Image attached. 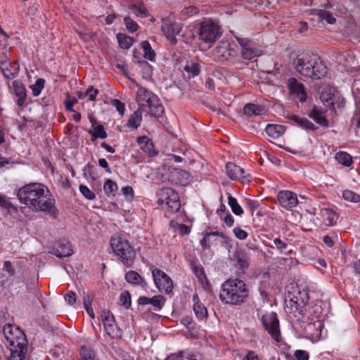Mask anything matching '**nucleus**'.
I'll return each mask as SVG.
<instances>
[{"mask_svg":"<svg viewBox=\"0 0 360 360\" xmlns=\"http://www.w3.org/2000/svg\"><path fill=\"white\" fill-rule=\"evenodd\" d=\"M20 202L35 212H42L56 218L58 211L55 199L46 186L39 183H31L21 187L17 193Z\"/></svg>","mask_w":360,"mask_h":360,"instance_id":"f257e3e1","label":"nucleus"},{"mask_svg":"<svg viewBox=\"0 0 360 360\" xmlns=\"http://www.w3.org/2000/svg\"><path fill=\"white\" fill-rule=\"evenodd\" d=\"M295 71L302 77L320 79L327 73V67L315 53H302L292 60Z\"/></svg>","mask_w":360,"mask_h":360,"instance_id":"f03ea898","label":"nucleus"},{"mask_svg":"<svg viewBox=\"0 0 360 360\" xmlns=\"http://www.w3.org/2000/svg\"><path fill=\"white\" fill-rule=\"evenodd\" d=\"M249 290L242 280L228 279L221 286L219 299L222 303L232 306H240L245 303L248 297Z\"/></svg>","mask_w":360,"mask_h":360,"instance_id":"7ed1b4c3","label":"nucleus"},{"mask_svg":"<svg viewBox=\"0 0 360 360\" xmlns=\"http://www.w3.org/2000/svg\"><path fill=\"white\" fill-rule=\"evenodd\" d=\"M3 333L10 350V356L23 354L27 350V339L20 328L15 325L4 326Z\"/></svg>","mask_w":360,"mask_h":360,"instance_id":"20e7f679","label":"nucleus"},{"mask_svg":"<svg viewBox=\"0 0 360 360\" xmlns=\"http://www.w3.org/2000/svg\"><path fill=\"white\" fill-rule=\"evenodd\" d=\"M110 246L124 264L129 265L134 261L136 252L127 239L117 235L113 236L110 239Z\"/></svg>","mask_w":360,"mask_h":360,"instance_id":"39448f33","label":"nucleus"},{"mask_svg":"<svg viewBox=\"0 0 360 360\" xmlns=\"http://www.w3.org/2000/svg\"><path fill=\"white\" fill-rule=\"evenodd\" d=\"M199 37L205 43L214 42L221 34V27L212 19H204L199 28Z\"/></svg>","mask_w":360,"mask_h":360,"instance_id":"423d86ee","label":"nucleus"},{"mask_svg":"<svg viewBox=\"0 0 360 360\" xmlns=\"http://www.w3.org/2000/svg\"><path fill=\"white\" fill-rule=\"evenodd\" d=\"M320 99L323 105L332 111H335L337 108H342L345 105V98L335 90L328 86L322 89Z\"/></svg>","mask_w":360,"mask_h":360,"instance_id":"0eeeda50","label":"nucleus"},{"mask_svg":"<svg viewBox=\"0 0 360 360\" xmlns=\"http://www.w3.org/2000/svg\"><path fill=\"white\" fill-rule=\"evenodd\" d=\"M159 202L165 205L172 212H177L181 207L178 193L171 188H164L158 193Z\"/></svg>","mask_w":360,"mask_h":360,"instance_id":"6e6552de","label":"nucleus"},{"mask_svg":"<svg viewBox=\"0 0 360 360\" xmlns=\"http://www.w3.org/2000/svg\"><path fill=\"white\" fill-rule=\"evenodd\" d=\"M161 30L167 40L175 44L177 41L176 37L180 34L181 25L176 21L174 16L170 15L162 19Z\"/></svg>","mask_w":360,"mask_h":360,"instance_id":"1a4fd4ad","label":"nucleus"},{"mask_svg":"<svg viewBox=\"0 0 360 360\" xmlns=\"http://www.w3.org/2000/svg\"><path fill=\"white\" fill-rule=\"evenodd\" d=\"M262 322L265 330L271 336L272 339L278 343L281 341V332L277 314L271 312L262 316Z\"/></svg>","mask_w":360,"mask_h":360,"instance_id":"9d476101","label":"nucleus"},{"mask_svg":"<svg viewBox=\"0 0 360 360\" xmlns=\"http://www.w3.org/2000/svg\"><path fill=\"white\" fill-rule=\"evenodd\" d=\"M152 276L155 285L160 292L167 294L172 292L173 282L167 274L158 269H154L152 270Z\"/></svg>","mask_w":360,"mask_h":360,"instance_id":"9b49d317","label":"nucleus"},{"mask_svg":"<svg viewBox=\"0 0 360 360\" xmlns=\"http://www.w3.org/2000/svg\"><path fill=\"white\" fill-rule=\"evenodd\" d=\"M225 169L227 176L232 180L243 184L249 183L252 180V176L249 173L233 162H228Z\"/></svg>","mask_w":360,"mask_h":360,"instance_id":"f8f14e48","label":"nucleus"},{"mask_svg":"<svg viewBox=\"0 0 360 360\" xmlns=\"http://www.w3.org/2000/svg\"><path fill=\"white\" fill-rule=\"evenodd\" d=\"M101 320L106 333L112 338L121 336L122 332L115 323V318L110 311H103Z\"/></svg>","mask_w":360,"mask_h":360,"instance_id":"ddd939ff","label":"nucleus"},{"mask_svg":"<svg viewBox=\"0 0 360 360\" xmlns=\"http://www.w3.org/2000/svg\"><path fill=\"white\" fill-rule=\"evenodd\" d=\"M10 92L17 98L16 103L18 107H24L27 100V91L25 85L19 80L12 82L10 87Z\"/></svg>","mask_w":360,"mask_h":360,"instance_id":"4468645a","label":"nucleus"},{"mask_svg":"<svg viewBox=\"0 0 360 360\" xmlns=\"http://www.w3.org/2000/svg\"><path fill=\"white\" fill-rule=\"evenodd\" d=\"M214 54L221 60H229L236 55V51L233 48L231 47L229 41H221L216 46Z\"/></svg>","mask_w":360,"mask_h":360,"instance_id":"2eb2a0df","label":"nucleus"},{"mask_svg":"<svg viewBox=\"0 0 360 360\" xmlns=\"http://www.w3.org/2000/svg\"><path fill=\"white\" fill-rule=\"evenodd\" d=\"M14 274L15 269L11 262L9 261L4 262L0 271V285L3 288L8 287L12 283Z\"/></svg>","mask_w":360,"mask_h":360,"instance_id":"dca6fc26","label":"nucleus"},{"mask_svg":"<svg viewBox=\"0 0 360 360\" xmlns=\"http://www.w3.org/2000/svg\"><path fill=\"white\" fill-rule=\"evenodd\" d=\"M279 204L285 209L289 210L298 203L297 195L289 191H281L278 193Z\"/></svg>","mask_w":360,"mask_h":360,"instance_id":"f3484780","label":"nucleus"},{"mask_svg":"<svg viewBox=\"0 0 360 360\" xmlns=\"http://www.w3.org/2000/svg\"><path fill=\"white\" fill-rule=\"evenodd\" d=\"M288 87L291 94L296 96L301 102L306 101L307 94L304 86L296 78L290 77L288 80Z\"/></svg>","mask_w":360,"mask_h":360,"instance_id":"a211bd4d","label":"nucleus"},{"mask_svg":"<svg viewBox=\"0 0 360 360\" xmlns=\"http://www.w3.org/2000/svg\"><path fill=\"white\" fill-rule=\"evenodd\" d=\"M152 92L148 91L143 87H139L136 92V100L139 103V109L143 111L146 110V105L152 100V96H154Z\"/></svg>","mask_w":360,"mask_h":360,"instance_id":"6ab92c4d","label":"nucleus"},{"mask_svg":"<svg viewBox=\"0 0 360 360\" xmlns=\"http://www.w3.org/2000/svg\"><path fill=\"white\" fill-rule=\"evenodd\" d=\"M145 111L155 117H160L162 115L163 106L155 95L152 96V100L146 105Z\"/></svg>","mask_w":360,"mask_h":360,"instance_id":"aec40b11","label":"nucleus"},{"mask_svg":"<svg viewBox=\"0 0 360 360\" xmlns=\"http://www.w3.org/2000/svg\"><path fill=\"white\" fill-rule=\"evenodd\" d=\"M0 69L5 78L12 79L18 75L20 70V65L17 60H15L10 63H5Z\"/></svg>","mask_w":360,"mask_h":360,"instance_id":"412c9836","label":"nucleus"},{"mask_svg":"<svg viewBox=\"0 0 360 360\" xmlns=\"http://www.w3.org/2000/svg\"><path fill=\"white\" fill-rule=\"evenodd\" d=\"M53 253L57 257L62 258L72 255L73 250L68 241H60L58 246L53 249Z\"/></svg>","mask_w":360,"mask_h":360,"instance_id":"4be33fe9","label":"nucleus"},{"mask_svg":"<svg viewBox=\"0 0 360 360\" xmlns=\"http://www.w3.org/2000/svg\"><path fill=\"white\" fill-rule=\"evenodd\" d=\"M136 141L140 148L149 156H155L157 155L154 145L148 137L146 136H139Z\"/></svg>","mask_w":360,"mask_h":360,"instance_id":"5701e85b","label":"nucleus"},{"mask_svg":"<svg viewBox=\"0 0 360 360\" xmlns=\"http://www.w3.org/2000/svg\"><path fill=\"white\" fill-rule=\"evenodd\" d=\"M288 118L292 120L295 124L302 129L307 130H315L316 129L315 125L306 117H301L296 115H290Z\"/></svg>","mask_w":360,"mask_h":360,"instance_id":"b1692460","label":"nucleus"},{"mask_svg":"<svg viewBox=\"0 0 360 360\" xmlns=\"http://www.w3.org/2000/svg\"><path fill=\"white\" fill-rule=\"evenodd\" d=\"M233 260L236 262L235 264L238 266L242 271H244V270L249 266L250 259L247 253L244 251H238L234 255Z\"/></svg>","mask_w":360,"mask_h":360,"instance_id":"393cba45","label":"nucleus"},{"mask_svg":"<svg viewBox=\"0 0 360 360\" xmlns=\"http://www.w3.org/2000/svg\"><path fill=\"white\" fill-rule=\"evenodd\" d=\"M193 311L199 319H202L207 316V310L206 307L202 304L197 294L193 296Z\"/></svg>","mask_w":360,"mask_h":360,"instance_id":"a878e982","label":"nucleus"},{"mask_svg":"<svg viewBox=\"0 0 360 360\" xmlns=\"http://www.w3.org/2000/svg\"><path fill=\"white\" fill-rule=\"evenodd\" d=\"M285 130V127L279 124H268L266 127V134L273 139H278L281 136Z\"/></svg>","mask_w":360,"mask_h":360,"instance_id":"bb28decb","label":"nucleus"},{"mask_svg":"<svg viewBox=\"0 0 360 360\" xmlns=\"http://www.w3.org/2000/svg\"><path fill=\"white\" fill-rule=\"evenodd\" d=\"M264 112V108L260 105L248 103L243 108V112L248 117L257 116L263 114Z\"/></svg>","mask_w":360,"mask_h":360,"instance_id":"cd10ccee","label":"nucleus"},{"mask_svg":"<svg viewBox=\"0 0 360 360\" xmlns=\"http://www.w3.org/2000/svg\"><path fill=\"white\" fill-rule=\"evenodd\" d=\"M90 122L92 127H94V131L91 130L89 131V133L96 138L105 139L108 136L106 131L104 130V127L102 124H96V120L89 117Z\"/></svg>","mask_w":360,"mask_h":360,"instance_id":"c85d7f7f","label":"nucleus"},{"mask_svg":"<svg viewBox=\"0 0 360 360\" xmlns=\"http://www.w3.org/2000/svg\"><path fill=\"white\" fill-rule=\"evenodd\" d=\"M143 111V110L138 108L137 110L131 115L127 124L128 127H130L132 129H136L141 125Z\"/></svg>","mask_w":360,"mask_h":360,"instance_id":"c756f323","label":"nucleus"},{"mask_svg":"<svg viewBox=\"0 0 360 360\" xmlns=\"http://www.w3.org/2000/svg\"><path fill=\"white\" fill-rule=\"evenodd\" d=\"M335 159L344 167H349L353 164L352 157L347 152L339 151L335 153Z\"/></svg>","mask_w":360,"mask_h":360,"instance_id":"7c9ffc66","label":"nucleus"},{"mask_svg":"<svg viewBox=\"0 0 360 360\" xmlns=\"http://www.w3.org/2000/svg\"><path fill=\"white\" fill-rule=\"evenodd\" d=\"M309 116L320 125L324 127L328 126V121L326 119L324 112L322 110L314 107L309 112Z\"/></svg>","mask_w":360,"mask_h":360,"instance_id":"2f4dec72","label":"nucleus"},{"mask_svg":"<svg viewBox=\"0 0 360 360\" xmlns=\"http://www.w3.org/2000/svg\"><path fill=\"white\" fill-rule=\"evenodd\" d=\"M321 215L327 221L328 226L335 225L338 219V214L330 208L323 209L321 210Z\"/></svg>","mask_w":360,"mask_h":360,"instance_id":"473e14b6","label":"nucleus"},{"mask_svg":"<svg viewBox=\"0 0 360 360\" xmlns=\"http://www.w3.org/2000/svg\"><path fill=\"white\" fill-rule=\"evenodd\" d=\"M129 8L131 12L139 18H146L148 15V11L143 4H131Z\"/></svg>","mask_w":360,"mask_h":360,"instance_id":"72a5a7b5","label":"nucleus"},{"mask_svg":"<svg viewBox=\"0 0 360 360\" xmlns=\"http://www.w3.org/2000/svg\"><path fill=\"white\" fill-rule=\"evenodd\" d=\"M141 46L143 51V57L150 61H153L155 57V53L152 49L150 44L148 41H143L141 44Z\"/></svg>","mask_w":360,"mask_h":360,"instance_id":"f704fd0d","label":"nucleus"},{"mask_svg":"<svg viewBox=\"0 0 360 360\" xmlns=\"http://www.w3.org/2000/svg\"><path fill=\"white\" fill-rule=\"evenodd\" d=\"M228 204L231 207L232 212L236 215H241L243 213V210L241 206L238 203L237 200L231 194L228 196Z\"/></svg>","mask_w":360,"mask_h":360,"instance_id":"c9c22d12","label":"nucleus"},{"mask_svg":"<svg viewBox=\"0 0 360 360\" xmlns=\"http://www.w3.org/2000/svg\"><path fill=\"white\" fill-rule=\"evenodd\" d=\"M259 51L252 47V44L248 47L242 49V56L245 60H251L252 58L258 56Z\"/></svg>","mask_w":360,"mask_h":360,"instance_id":"e433bc0d","label":"nucleus"},{"mask_svg":"<svg viewBox=\"0 0 360 360\" xmlns=\"http://www.w3.org/2000/svg\"><path fill=\"white\" fill-rule=\"evenodd\" d=\"M316 15L322 20H326L328 24H334L336 21L332 13L326 10L316 11Z\"/></svg>","mask_w":360,"mask_h":360,"instance_id":"4c0bfd02","label":"nucleus"},{"mask_svg":"<svg viewBox=\"0 0 360 360\" xmlns=\"http://www.w3.org/2000/svg\"><path fill=\"white\" fill-rule=\"evenodd\" d=\"M98 94V89H94L93 86H89L85 92L79 93L78 96L80 99H84L86 98H88V100L89 101H94Z\"/></svg>","mask_w":360,"mask_h":360,"instance_id":"58836bf2","label":"nucleus"},{"mask_svg":"<svg viewBox=\"0 0 360 360\" xmlns=\"http://www.w3.org/2000/svg\"><path fill=\"white\" fill-rule=\"evenodd\" d=\"M103 189L108 195H115L117 190V186L112 180L108 179L104 184Z\"/></svg>","mask_w":360,"mask_h":360,"instance_id":"ea45409f","label":"nucleus"},{"mask_svg":"<svg viewBox=\"0 0 360 360\" xmlns=\"http://www.w3.org/2000/svg\"><path fill=\"white\" fill-rule=\"evenodd\" d=\"M44 79L39 78L36 81L35 84L30 86L34 96H37L41 94L44 87Z\"/></svg>","mask_w":360,"mask_h":360,"instance_id":"a19ab883","label":"nucleus"},{"mask_svg":"<svg viewBox=\"0 0 360 360\" xmlns=\"http://www.w3.org/2000/svg\"><path fill=\"white\" fill-rule=\"evenodd\" d=\"M342 197L345 200L352 202L360 201V195L349 190L344 191L342 192Z\"/></svg>","mask_w":360,"mask_h":360,"instance_id":"79ce46f5","label":"nucleus"},{"mask_svg":"<svg viewBox=\"0 0 360 360\" xmlns=\"http://www.w3.org/2000/svg\"><path fill=\"white\" fill-rule=\"evenodd\" d=\"M80 356L82 360H98L94 352L85 347L82 348Z\"/></svg>","mask_w":360,"mask_h":360,"instance_id":"37998d69","label":"nucleus"},{"mask_svg":"<svg viewBox=\"0 0 360 360\" xmlns=\"http://www.w3.org/2000/svg\"><path fill=\"white\" fill-rule=\"evenodd\" d=\"M124 22L125 24V26H126L127 30L129 32H134L139 28L138 24L133 19H131L129 16H126L124 18Z\"/></svg>","mask_w":360,"mask_h":360,"instance_id":"c03bdc74","label":"nucleus"},{"mask_svg":"<svg viewBox=\"0 0 360 360\" xmlns=\"http://www.w3.org/2000/svg\"><path fill=\"white\" fill-rule=\"evenodd\" d=\"M125 278L127 282L134 284L139 283V281L141 279L140 275L134 271L127 272L125 275Z\"/></svg>","mask_w":360,"mask_h":360,"instance_id":"a18cd8bd","label":"nucleus"},{"mask_svg":"<svg viewBox=\"0 0 360 360\" xmlns=\"http://www.w3.org/2000/svg\"><path fill=\"white\" fill-rule=\"evenodd\" d=\"M165 298L160 295H155L152 297L151 305L158 309H161L165 303Z\"/></svg>","mask_w":360,"mask_h":360,"instance_id":"49530a36","label":"nucleus"},{"mask_svg":"<svg viewBox=\"0 0 360 360\" xmlns=\"http://www.w3.org/2000/svg\"><path fill=\"white\" fill-rule=\"evenodd\" d=\"M117 39L120 47L122 49H129L131 45V39L130 37H125L121 34H117Z\"/></svg>","mask_w":360,"mask_h":360,"instance_id":"de8ad7c7","label":"nucleus"},{"mask_svg":"<svg viewBox=\"0 0 360 360\" xmlns=\"http://www.w3.org/2000/svg\"><path fill=\"white\" fill-rule=\"evenodd\" d=\"M176 175L178 176V183L182 185H186L189 181L190 175L188 172L184 170H177Z\"/></svg>","mask_w":360,"mask_h":360,"instance_id":"09e8293b","label":"nucleus"},{"mask_svg":"<svg viewBox=\"0 0 360 360\" xmlns=\"http://www.w3.org/2000/svg\"><path fill=\"white\" fill-rule=\"evenodd\" d=\"M79 190L83 196L88 200H94L96 198L94 193H93L86 186H79Z\"/></svg>","mask_w":360,"mask_h":360,"instance_id":"8fccbe9b","label":"nucleus"},{"mask_svg":"<svg viewBox=\"0 0 360 360\" xmlns=\"http://www.w3.org/2000/svg\"><path fill=\"white\" fill-rule=\"evenodd\" d=\"M110 104L116 108L120 115H123L125 112V105L119 99H112Z\"/></svg>","mask_w":360,"mask_h":360,"instance_id":"3c124183","label":"nucleus"},{"mask_svg":"<svg viewBox=\"0 0 360 360\" xmlns=\"http://www.w3.org/2000/svg\"><path fill=\"white\" fill-rule=\"evenodd\" d=\"M275 248L281 253L284 252L288 248V244L279 238H276L273 240Z\"/></svg>","mask_w":360,"mask_h":360,"instance_id":"603ef678","label":"nucleus"},{"mask_svg":"<svg viewBox=\"0 0 360 360\" xmlns=\"http://www.w3.org/2000/svg\"><path fill=\"white\" fill-rule=\"evenodd\" d=\"M120 301L123 306L129 307L131 305L130 294L127 291L122 292L120 296Z\"/></svg>","mask_w":360,"mask_h":360,"instance_id":"864d4df0","label":"nucleus"},{"mask_svg":"<svg viewBox=\"0 0 360 360\" xmlns=\"http://www.w3.org/2000/svg\"><path fill=\"white\" fill-rule=\"evenodd\" d=\"M185 70L190 73L193 77L198 75L200 72L198 64L194 63H191V65H186L185 67Z\"/></svg>","mask_w":360,"mask_h":360,"instance_id":"5fc2aeb1","label":"nucleus"},{"mask_svg":"<svg viewBox=\"0 0 360 360\" xmlns=\"http://www.w3.org/2000/svg\"><path fill=\"white\" fill-rule=\"evenodd\" d=\"M233 232L235 236L239 240H245L248 237V233L240 227H235Z\"/></svg>","mask_w":360,"mask_h":360,"instance_id":"6e6d98bb","label":"nucleus"},{"mask_svg":"<svg viewBox=\"0 0 360 360\" xmlns=\"http://www.w3.org/2000/svg\"><path fill=\"white\" fill-rule=\"evenodd\" d=\"M186 352H181L178 354L169 355L166 360H187Z\"/></svg>","mask_w":360,"mask_h":360,"instance_id":"4d7b16f0","label":"nucleus"},{"mask_svg":"<svg viewBox=\"0 0 360 360\" xmlns=\"http://www.w3.org/2000/svg\"><path fill=\"white\" fill-rule=\"evenodd\" d=\"M295 357L297 360H309V353L307 351L297 349L295 352Z\"/></svg>","mask_w":360,"mask_h":360,"instance_id":"13d9d810","label":"nucleus"},{"mask_svg":"<svg viewBox=\"0 0 360 360\" xmlns=\"http://www.w3.org/2000/svg\"><path fill=\"white\" fill-rule=\"evenodd\" d=\"M0 207L4 209H10L12 207L8 198L0 193Z\"/></svg>","mask_w":360,"mask_h":360,"instance_id":"bf43d9fd","label":"nucleus"},{"mask_svg":"<svg viewBox=\"0 0 360 360\" xmlns=\"http://www.w3.org/2000/svg\"><path fill=\"white\" fill-rule=\"evenodd\" d=\"M64 299L70 305H73L77 301V297L73 291L68 292L65 296Z\"/></svg>","mask_w":360,"mask_h":360,"instance_id":"052dcab7","label":"nucleus"},{"mask_svg":"<svg viewBox=\"0 0 360 360\" xmlns=\"http://www.w3.org/2000/svg\"><path fill=\"white\" fill-rule=\"evenodd\" d=\"M236 40L238 41V42L241 46L243 49H244L245 48H246L248 46H250V44H252V42L248 39L241 38V37H236Z\"/></svg>","mask_w":360,"mask_h":360,"instance_id":"680f3d73","label":"nucleus"},{"mask_svg":"<svg viewBox=\"0 0 360 360\" xmlns=\"http://www.w3.org/2000/svg\"><path fill=\"white\" fill-rule=\"evenodd\" d=\"M83 304H84V307L85 309L92 307H91V297L86 293H84V295H83Z\"/></svg>","mask_w":360,"mask_h":360,"instance_id":"e2e57ef3","label":"nucleus"},{"mask_svg":"<svg viewBox=\"0 0 360 360\" xmlns=\"http://www.w3.org/2000/svg\"><path fill=\"white\" fill-rule=\"evenodd\" d=\"M242 360H258V356L253 351H249Z\"/></svg>","mask_w":360,"mask_h":360,"instance_id":"0e129e2a","label":"nucleus"},{"mask_svg":"<svg viewBox=\"0 0 360 360\" xmlns=\"http://www.w3.org/2000/svg\"><path fill=\"white\" fill-rule=\"evenodd\" d=\"M98 165L102 168H104L107 172H108V173L111 172L110 168L109 167L108 163V162L106 161L105 159H104V158L99 159L98 160Z\"/></svg>","mask_w":360,"mask_h":360,"instance_id":"69168bd1","label":"nucleus"},{"mask_svg":"<svg viewBox=\"0 0 360 360\" xmlns=\"http://www.w3.org/2000/svg\"><path fill=\"white\" fill-rule=\"evenodd\" d=\"M186 356L188 357L187 360H202V356L200 353L191 354L187 352Z\"/></svg>","mask_w":360,"mask_h":360,"instance_id":"338daca9","label":"nucleus"},{"mask_svg":"<svg viewBox=\"0 0 360 360\" xmlns=\"http://www.w3.org/2000/svg\"><path fill=\"white\" fill-rule=\"evenodd\" d=\"M353 120L356 122V126L360 127V105L357 108L354 115Z\"/></svg>","mask_w":360,"mask_h":360,"instance_id":"774afa93","label":"nucleus"}]
</instances>
